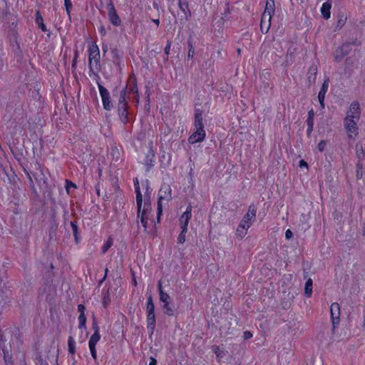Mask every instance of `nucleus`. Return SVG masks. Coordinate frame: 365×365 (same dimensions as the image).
I'll return each mask as SVG.
<instances>
[{
	"label": "nucleus",
	"instance_id": "nucleus-1",
	"mask_svg": "<svg viewBox=\"0 0 365 365\" xmlns=\"http://www.w3.org/2000/svg\"><path fill=\"white\" fill-rule=\"evenodd\" d=\"M133 95V99L135 103V106L139 104L140 95L137 86V78L135 75L131 74L128 76L125 87L120 91L118 101L122 102H128L126 96Z\"/></svg>",
	"mask_w": 365,
	"mask_h": 365
},
{
	"label": "nucleus",
	"instance_id": "nucleus-2",
	"mask_svg": "<svg viewBox=\"0 0 365 365\" xmlns=\"http://www.w3.org/2000/svg\"><path fill=\"white\" fill-rule=\"evenodd\" d=\"M88 67L90 72L98 73L101 70L100 50L96 42H92L88 46Z\"/></svg>",
	"mask_w": 365,
	"mask_h": 365
},
{
	"label": "nucleus",
	"instance_id": "nucleus-3",
	"mask_svg": "<svg viewBox=\"0 0 365 365\" xmlns=\"http://www.w3.org/2000/svg\"><path fill=\"white\" fill-rule=\"evenodd\" d=\"M118 111L120 119L124 124L132 123L134 120L133 115L129 111L128 102L118 101Z\"/></svg>",
	"mask_w": 365,
	"mask_h": 365
},
{
	"label": "nucleus",
	"instance_id": "nucleus-4",
	"mask_svg": "<svg viewBox=\"0 0 365 365\" xmlns=\"http://www.w3.org/2000/svg\"><path fill=\"white\" fill-rule=\"evenodd\" d=\"M160 297V301L163 303L162 308L164 313L168 316L174 315V304L171 297L167 293H162Z\"/></svg>",
	"mask_w": 365,
	"mask_h": 365
},
{
	"label": "nucleus",
	"instance_id": "nucleus-5",
	"mask_svg": "<svg viewBox=\"0 0 365 365\" xmlns=\"http://www.w3.org/2000/svg\"><path fill=\"white\" fill-rule=\"evenodd\" d=\"M137 217L140 219V222L144 227L145 231L152 237L155 235L157 227L153 220H150L147 216H139Z\"/></svg>",
	"mask_w": 365,
	"mask_h": 365
},
{
	"label": "nucleus",
	"instance_id": "nucleus-6",
	"mask_svg": "<svg viewBox=\"0 0 365 365\" xmlns=\"http://www.w3.org/2000/svg\"><path fill=\"white\" fill-rule=\"evenodd\" d=\"M98 87L102 98L104 109L106 110H110L113 108V103L109 91L99 83H98Z\"/></svg>",
	"mask_w": 365,
	"mask_h": 365
},
{
	"label": "nucleus",
	"instance_id": "nucleus-7",
	"mask_svg": "<svg viewBox=\"0 0 365 365\" xmlns=\"http://www.w3.org/2000/svg\"><path fill=\"white\" fill-rule=\"evenodd\" d=\"M257 214V207L254 204H251L248 207V211L240 221V223L250 227L255 221Z\"/></svg>",
	"mask_w": 365,
	"mask_h": 365
},
{
	"label": "nucleus",
	"instance_id": "nucleus-8",
	"mask_svg": "<svg viewBox=\"0 0 365 365\" xmlns=\"http://www.w3.org/2000/svg\"><path fill=\"white\" fill-rule=\"evenodd\" d=\"M108 9V16L110 23L115 26H118L121 24V20L119 16L117 14V11L115 9L114 4L112 0H109L107 4Z\"/></svg>",
	"mask_w": 365,
	"mask_h": 365
},
{
	"label": "nucleus",
	"instance_id": "nucleus-9",
	"mask_svg": "<svg viewBox=\"0 0 365 365\" xmlns=\"http://www.w3.org/2000/svg\"><path fill=\"white\" fill-rule=\"evenodd\" d=\"M330 314L332 321L333 330H334L340 322L341 309L339 303L334 302L331 304Z\"/></svg>",
	"mask_w": 365,
	"mask_h": 365
},
{
	"label": "nucleus",
	"instance_id": "nucleus-10",
	"mask_svg": "<svg viewBox=\"0 0 365 365\" xmlns=\"http://www.w3.org/2000/svg\"><path fill=\"white\" fill-rule=\"evenodd\" d=\"M358 121L359 120H356V119L349 118H345L344 119V125L350 138H351V134L356 135L358 133V127L356 124Z\"/></svg>",
	"mask_w": 365,
	"mask_h": 365
},
{
	"label": "nucleus",
	"instance_id": "nucleus-11",
	"mask_svg": "<svg viewBox=\"0 0 365 365\" xmlns=\"http://www.w3.org/2000/svg\"><path fill=\"white\" fill-rule=\"evenodd\" d=\"M361 110L359 103L357 101H354L349 107V110H348L347 115L346 118L356 119L359 120L360 118Z\"/></svg>",
	"mask_w": 365,
	"mask_h": 365
},
{
	"label": "nucleus",
	"instance_id": "nucleus-12",
	"mask_svg": "<svg viewBox=\"0 0 365 365\" xmlns=\"http://www.w3.org/2000/svg\"><path fill=\"white\" fill-rule=\"evenodd\" d=\"M133 183L135 187V192L136 194V203L138 208V215L140 216V209L143 204V196L140 189L139 181L137 178L133 179Z\"/></svg>",
	"mask_w": 365,
	"mask_h": 365
},
{
	"label": "nucleus",
	"instance_id": "nucleus-13",
	"mask_svg": "<svg viewBox=\"0 0 365 365\" xmlns=\"http://www.w3.org/2000/svg\"><path fill=\"white\" fill-rule=\"evenodd\" d=\"M329 79L327 78L324 80L321 89L318 94V99L320 103V106L322 108H324V98H325V94L327 92L328 87H329Z\"/></svg>",
	"mask_w": 365,
	"mask_h": 365
},
{
	"label": "nucleus",
	"instance_id": "nucleus-14",
	"mask_svg": "<svg viewBox=\"0 0 365 365\" xmlns=\"http://www.w3.org/2000/svg\"><path fill=\"white\" fill-rule=\"evenodd\" d=\"M317 66L315 64H312L309 66L307 71V81L309 86L314 84L317 79Z\"/></svg>",
	"mask_w": 365,
	"mask_h": 365
},
{
	"label": "nucleus",
	"instance_id": "nucleus-15",
	"mask_svg": "<svg viewBox=\"0 0 365 365\" xmlns=\"http://www.w3.org/2000/svg\"><path fill=\"white\" fill-rule=\"evenodd\" d=\"M192 217V206L189 205L185 212L180 216L179 219L180 225H188L189 221Z\"/></svg>",
	"mask_w": 365,
	"mask_h": 365
},
{
	"label": "nucleus",
	"instance_id": "nucleus-16",
	"mask_svg": "<svg viewBox=\"0 0 365 365\" xmlns=\"http://www.w3.org/2000/svg\"><path fill=\"white\" fill-rule=\"evenodd\" d=\"M194 113V127L204 126L202 117L203 111L200 108H195Z\"/></svg>",
	"mask_w": 365,
	"mask_h": 365
},
{
	"label": "nucleus",
	"instance_id": "nucleus-17",
	"mask_svg": "<svg viewBox=\"0 0 365 365\" xmlns=\"http://www.w3.org/2000/svg\"><path fill=\"white\" fill-rule=\"evenodd\" d=\"M206 136V133H200L198 132H194L188 138V142L190 144H195L196 143L202 142Z\"/></svg>",
	"mask_w": 365,
	"mask_h": 365
},
{
	"label": "nucleus",
	"instance_id": "nucleus-18",
	"mask_svg": "<svg viewBox=\"0 0 365 365\" xmlns=\"http://www.w3.org/2000/svg\"><path fill=\"white\" fill-rule=\"evenodd\" d=\"M146 319L147 328L149 331H150L151 334H153L155 328L156 323L155 313H146Z\"/></svg>",
	"mask_w": 365,
	"mask_h": 365
},
{
	"label": "nucleus",
	"instance_id": "nucleus-19",
	"mask_svg": "<svg viewBox=\"0 0 365 365\" xmlns=\"http://www.w3.org/2000/svg\"><path fill=\"white\" fill-rule=\"evenodd\" d=\"M178 5L180 9L184 13L186 19L191 16V11L189 7V2L186 0H179Z\"/></svg>",
	"mask_w": 365,
	"mask_h": 365
},
{
	"label": "nucleus",
	"instance_id": "nucleus-20",
	"mask_svg": "<svg viewBox=\"0 0 365 365\" xmlns=\"http://www.w3.org/2000/svg\"><path fill=\"white\" fill-rule=\"evenodd\" d=\"M110 52L113 63L116 66H120L122 52L117 47L112 48Z\"/></svg>",
	"mask_w": 365,
	"mask_h": 365
},
{
	"label": "nucleus",
	"instance_id": "nucleus-21",
	"mask_svg": "<svg viewBox=\"0 0 365 365\" xmlns=\"http://www.w3.org/2000/svg\"><path fill=\"white\" fill-rule=\"evenodd\" d=\"M155 158V153L153 149H150L145 158V165L147 166L148 170H150L153 167Z\"/></svg>",
	"mask_w": 365,
	"mask_h": 365
},
{
	"label": "nucleus",
	"instance_id": "nucleus-22",
	"mask_svg": "<svg viewBox=\"0 0 365 365\" xmlns=\"http://www.w3.org/2000/svg\"><path fill=\"white\" fill-rule=\"evenodd\" d=\"M272 15L267 13H263L261 18L260 28L262 31L263 27L266 26L267 31L269 29L271 25Z\"/></svg>",
	"mask_w": 365,
	"mask_h": 365
},
{
	"label": "nucleus",
	"instance_id": "nucleus-23",
	"mask_svg": "<svg viewBox=\"0 0 365 365\" xmlns=\"http://www.w3.org/2000/svg\"><path fill=\"white\" fill-rule=\"evenodd\" d=\"M331 8V3L329 1L324 2L322 4L321 8L322 14L325 19H328L330 18L331 12L330 9Z\"/></svg>",
	"mask_w": 365,
	"mask_h": 365
},
{
	"label": "nucleus",
	"instance_id": "nucleus-24",
	"mask_svg": "<svg viewBox=\"0 0 365 365\" xmlns=\"http://www.w3.org/2000/svg\"><path fill=\"white\" fill-rule=\"evenodd\" d=\"M35 16V22L38 25V28L41 29V31L43 32L47 31V28L46 25L43 24V19L40 11H36Z\"/></svg>",
	"mask_w": 365,
	"mask_h": 365
},
{
	"label": "nucleus",
	"instance_id": "nucleus-25",
	"mask_svg": "<svg viewBox=\"0 0 365 365\" xmlns=\"http://www.w3.org/2000/svg\"><path fill=\"white\" fill-rule=\"evenodd\" d=\"M250 227L240 222L237 230H236V236L239 240H242L246 235L247 231Z\"/></svg>",
	"mask_w": 365,
	"mask_h": 365
},
{
	"label": "nucleus",
	"instance_id": "nucleus-26",
	"mask_svg": "<svg viewBox=\"0 0 365 365\" xmlns=\"http://www.w3.org/2000/svg\"><path fill=\"white\" fill-rule=\"evenodd\" d=\"M152 211L151 204L150 200L145 201L143 208L140 209V216H147L148 217Z\"/></svg>",
	"mask_w": 365,
	"mask_h": 365
},
{
	"label": "nucleus",
	"instance_id": "nucleus-27",
	"mask_svg": "<svg viewBox=\"0 0 365 365\" xmlns=\"http://www.w3.org/2000/svg\"><path fill=\"white\" fill-rule=\"evenodd\" d=\"M71 226L73 230V237L75 238L76 243H78L80 241V234L78 232V227L77 225V221L73 220L71 222Z\"/></svg>",
	"mask_w": 365,
	"mask_h": 365
},
{
	"label": "nucleus",
	"instance_id": "nucleus-28",
	"mask_svg": "<svg viewBox=\"0 0 365 365\" xmlns=\"http://www.w3.org/2000/svg\"><path fill=\"white\" fill-rule=\"evenodd\" d=\"M275 11V6L274 0H267L265 9L263 13L272 15Z\"/></svg>",
	"mask_w": 365,
	"mask_h": 365
},
{
	"label": "nucleus",
	"instance_id": "nucleus-29",
	"mask_svg": "<svg viewBox=\"0 0 365 365\" xmlns=\"http://www.w3.org/2000/svg\"><path fill=\"white\" fill-rule=\"evenodd\" d=\"M155 313V304L153 303V297L150 295L148 297L146 303V313Z\"/></svg>",
	"mask_w": 365,
	"mask_h": 365
},
{
	"label": "nucleus",
	"instance_id": "nucleus-30",
	"mask_svg": "<svg viewBox=\"0 0 365 365\" xmlns=\"http://www.w3.org/2000/svg\"><path fill=\"white\" fill-rule=\"evenodd\" d=\"M163 200V197H159L158 199V206H157V221L158 223L160 222V217L163 213V205L162 200Z\"/></svg>",
	"mask_w": 365,
	"mask_h": 365
},
{
	"label": "nucleus",
	"instance_id": "nucleus-31",
	"mask_svg": "<svg viewBox=\"0 0 365 365\" xmlns=\"http://www.w3.org/2000/svg\"><path fill=\"white\" fill-rule=\"evenodd\" d=\"M346 54V52H344L343 47L337 48L336 50L334 56L335 61L337 62H340Z\"/></svg>",
	"mask_w": 365,
	"mask_h": 365
},
{
	"label": "nucleus",
	"instance_id": "nucleus-32",
	"mask_svg": "<svg viewBox=\"0 0 365 365\" xmlns=\"http://www.w3.org/2000/svg\"><path fill=\"white\" fill-rule=\"evenodd\" d=\"M312 284L313 282L312 279H309L305 284L304 293L307 297H311L312 294Z\"/></svg>",
	"mask_w": 365,
	"mask_h": 365
},
{
	"label": "nucleus",
	"instance_id": "nucleus-33",
	"mask_svg": "<svg viewBox=\"0 0 365 365\" xmlns=\"http://www.w3.org/2000/svg\"><path fill=\"white\" fill-rule=\"evenodd\" d=\"M113 240L112 237H109L107 240V241L103 244V245L101 247V252L102 254H105L113 245Z\"/></svg>",
	"mask_w": 365,
	"mask_h": 365
},
{
	"label": "nucleus",
	"instance_id": "nucleus-34",
	"mask_svg": "<svg viewBox=\"0 0 365 365\" xmlns=\"http://www.w3.org/2000/svg\"><path fill=\"white\" fill-rule=\"evenodd\" d=\"M100 339H101L100 332H94L89 339L88 345L96 346Z\"/></svg>",
	"mask_w": 365,
	"mask_h": 365
},
{
	"label": "nucleus",
	"instance_id": "nucleus-35",
	"mask_svg": "<svg viewBox=\"0 0 365 365\" xmlns=\"http://www.w3.org/2000/svg\"><path fill=\"white\" fill-rule=\"evenodd\" d=\"M68 351L71 354H74L76 352L75 341L73 338L70 336L68 339Z\"/></svg>",
	"mask_w": 365,
	"mask_h": 365
},
{
	"label": "nucleus",
	"instance_id": "nucleus-36",
	"mask_svg": "<svg viewBox=\"0 0 365 365\" xmlns=\"http://www.w3.org/2000/svg\"><path fill=\"white\" fill-rule=\"evenodd\" d=\"M78 327L79 329H85L86 324V317L85 314H80L78 317Z\"/></svg>",
	"mask_w": 365,
	"mask_h": 365
},
{
	"label": "nucleus",
	"instance_id": "nucleus-37",
	"mask_svg": "<svg viewBox=\"0 0 365 365\" xmlns=\"http://www.w3.org/2000/svg\"><path fill=\"white\" fill-rule=\"evenodd\" d=\"M64 4L66 9V12L69 18L71 17V11L72 9V3L71 0H64Z\"/></svg>",
	"mask_w": 365,
	"mask_h": 365
},
{
	"label": "nucleus",
	"instance_id": "nucleus-38",
	"mask_svg": "<svg viewBox=\"0 0 365 365\" xmlns=\"http://www.w3.org/2000/svg\"><path fill=\"white\" fill-rule=\"evenodd\" d=\"M110 298L109 292H108V291H107V292L105 294L103 299V307L105 308H106L108 306V304H110Z\"/></svg>",
	"mask_w": 365,
	"mask_h": 365
},
{
	"label": "nucleus",
	"instance_id": "nucleus-39",
	"mask_svg": "<svg viewBox=\"0 0 365 365\" xmlns=\"http://www.w3.org/2000/svg\"><path fill=\"white\" fill-rule=\"evenodd\" d=\"M73 187V188H76V185L72 182L71 180H66V191L68 193H69V191H70V189Z\"/></svg>",
	"mask_w": 365,
	"mask_h": 365
},
{
	"label": "nucleus",
	"instance_id": "nucleus-40",
	"mask_svg": "<svg viewBox=\"0 0 365 365\" xmlns=\"http://www.w3.org/2000/svg\"><path fill=\"white\" fill-rule=\"evenodd\" d=\"M185 235H186V233H182V232H180L179 234V235L178 236V239H177L178 244L182 245L185 242V240H186Z\"/></svg>",
	"mask_w": 365,
	"mask_h": 365
},
{
	"label": "nucleus",
	"instance_id": "nucleus-41",
	"mask_svg": "<svg viewBox=\"0 0 365 365\" xmlns=\"http://www.w3.org/2000/svg\"><path fill=\"white\" fill-rule=\"evenodd\" d=\"M89 349H90L92 357L93 358V359L95 361H96L97 360V352H96V346L89 345Z\"/></svg>",
	"mask_w": 365,
	"mask_h": 365
},
{
	"label": "nucleus",
	"instance_id": "nucleus-42",
	"mask_svg": "<svg viewBox=\"0 0 365 365\" xmlns=\"http://www.w3.org/2000/svg\"><path fill=\"white\" fill-rule=\"evenodd\" d=\"M326 147L327 141L325 140H321L317 145V148L320 152H323L325 150Z\"/></svg>",
	"mask_w": 365,
	"mask_h": 365
},
{
	"label": "nucleus",
	"instance_id": "nucleus-43",
	"mask_svg": "<svg viewBox=\"0 0 365 365\" xmlns=\"http://www.w3.org/2000/svg\"><path fill=\"white\" fill-rule=\"evenodd\" d=\"M188 46H189V51H188V53H187V57H188V58H192L195 54L194 48H193L192 43H189Z\"/></svg>",
	"mask_w": 365,
	"mask_h": 365
},
{
	"label": "nucleus",
	"instance_id": "nucleus-44",
	"mask_svg": "<svg viewBox=\"0 0 365 365\" xmlns=\"http://www.w3.org/2000/svg\"><path fill=\"white\" fill-rule=\"evenodd\" d=\"M212 351L217 355V357H222L220 347L217 345H214L212 346Z\"/></svg>",
	"mask_w": 365,
	"mask_h": 365
},
{
	"label": "nucleus",
	"instance_id": "nucleus-45",
	"mask_svg": "<svg viewBox=\"0 0 365 365\" xmlns=\"http://www.w3.org/2000/svg\"><path fill=\"white\" fill-rule=\"evenodd\" d=\"M170 47H171V41H168L167 45L165 48V54L167 56V57L168 56V55L170 53Z\"/></svg>",
	"mask_w": 365,
	"mask_h": 365
},
{
	"label": "nucleus",
	"instance_id": "nucleus-46",
	"mask_svg": "<svg viewBox=\"0 0 365 365\" xmlns=\"http://www.w3.org/2000/svg\"><path fill=\"white\" fill-rule=\"evenodd\" d=\"M77 58H78V51H76L74 58L72 61V68H76V63H77Z\"/></svg>",
	"mask_w": 365,
	"mask_h": 365
},
{
	"label": "nucleus",
	"instance_id": "nucleus-47",
	"mask_svg": "<svg viewBox=\"0 0 365 365\" xmlns=\"http://www.w3.org/2000/svg\"><path fill=\"white\" fill-rule=\"evenodd\" d=\"M292 237H293L292 232L289 229L287 230L286 232H285V237H286V239L290 240Z\"/></svg>",
	"mask_w": 365,
	"mask_h": 365
},
{
	"label": "nucleus",
	"instance_id": "nucleus-48",
	"mask_svg": "<svg viewBox=\"0 0 365 365\" xmlns=\"http://www.w3.org/2000/svg\"><path fill=\"white\" fill-rule=\"evenodd\" d=\"M86 307L83 304L78 305V312L80 314H85Z\"/></svg>",
	"mask_w": 365,
	"mask_h": 365
},
{
	"label": "nucleus",
	"instance_id": "nucleus-49",
	"mask_svg": "<svg viewBox=\"0 0 365 365\" xmlns=\"http://www.w3.org/2000/svg\"><path fill=\"white\" fill-rule=\"evenodd\" d=\"M92 328L94 330V332H99V327L95 320H93L92 323Z\"/></svg>",
	"mask_w": 365,
	"mask_h": 365
},
{
	"label": "nucleus",
	"instance_id": "nucleus-50",
	"mask_svg": "<svg viewBox=\"0 0 365 365\" xmlns=\"http://www.w3.org/2000/svg\"><path fill=\"white\" fill-rule=\"evenodd\" d=\"M195 129V132H198V133H206L205 132V126H197V127H194Z\"/></svg>",
	"mask_w": 365,
	"mask_h": 365
},
{
	"label": "nucleus",
	"instance_id": "nucleus-51",
	"mask_svg": "<svg viewBox=\"0 0 365 365\" xmlns=\"http://www.w3.org/2000/svg\"><path fill=\"white\" fill-rule=\"evenodd\" d=\"M252 337V334L250 331H245L244 332V339H249Z\"/></svg>",
	"mask_w": 365,
	"mask_h": 365
},
{
	"label": "nucleus",
	"instance_id": "nucleus-52",
	"mask_svg": "<svg viewBox=\"0 0 365 365\" xmlns=\"http://www.w3.org/2000/svg\"><path fill=\"white\" fill-rule=\"evenodd\" d=\"M158 292H159V296H160L162 293H165L163 290V286H162V283H161L160 281H159L158 283Z\"/></svg>",
	"mask_w": 365,
	"mask_h": 365
},
{
	"label": "nucleus",
	"instance_id": "nucleus-53",
	"mask_svg": "<svg viewBox=\"0 0 365 365\" xmlns=\"http://www.w3.org/2000/svg\"><path fill=\"white\" fill-rule=\"evenodd\" d=\"M307 126H312V127H314V118H307Z\"/></svg>",
	"mask_w": 365,
	"mask_h": 365
},
{
	"label": "nucleus",
	"instance_id": "nucleus-54",
	"mask_svg": "<svg viewBox=\"0 0 365 365\" xmlns=\"http://www.w3.org/2000/svg\"><path fill=\"white\" fill-rule=\"evenodd\" d=\"M299 166L300 168H302V167L308 168V164H307V163L305 160H301L299 161Z\"/></svg>",
	"mask_w": 365,
	"mask_h": 365
},
{
	"label": "nucleus",
	"instance_id": "nucleus-55",
	"mask_svg": "<svg viewBox=\"0 0 365 365\" xmlns=\"http://www.w3.org/2000/svg\"><path fill=\"white\" fill-rule=\"evenodd\" d=\"M150 361L149 365H156L157 364V360L154 357L151 356L150 358Z\"/></svg>",
	"mask_w": 365,
	"mask_h": 365
},
{
	"label": "nucleus",
	"instance_id": "nucleus-56",
	"mask_svg": "<svg viewBox=\"0 0 365 365\" xmlns=\"http://www.w3.org/2000/svg\"><path fill=\"white\" fill-rule=\"evenodd\" d=\"M313 129H314V127H312V126H307V136H310L312 132L313 131Z\"/></svg>",
	"mask_w": 365,
	"mask_h": 365
},
{
	"label": "nucleus",
	"instance_id": "nucleus-57",
	"mask_svg": "<svg viewBox=\"0 0 365 365\" xmlns=\"http://www.w3.org/2000/svg\"><path fill=\"white\" fill-rule=\"evenodd\" d=\"M181 228V232L182 233H187V226L188 225H180Z\"/></svg>",
	"mask_w": 365,
	"mask_h": 365
},
{
	"label": "nucleus",
	"instance_id": "nucleus-58",
	"mask_svg": "<svg viewBox=\"0 0 365 365\" xmlns=\"http://www.w3.org/2000/svg\"><path fill=\"white\" fill-rule=\"evenodd\" d=\"M314 111L313 109H311L308 112V118H314Z\"/></svg>",
	"mask_w": 365,
	"mask_h": 365
},
{
	"label": "nucleus",
	"instance_id": "nucleus-59",
	"mask_svg": "<svg viewBox=\"0 0 365 365\" xmlns=\"http://www.w3.org/2000/svg\"><path fill=\"white\" fill-rule=\"evenodd\" d=\"M100 33L104 36L106 34V29H104L103 26H101V28L100 29Z\"/></svg>",
	"mask_w": 365,
	"mask_h": 365
},
{
	"label": "nucleus",
	"instance_id": "nucleus-60",
	"mask_svg": "<svg viewBox=\"0 0 365 365\" xmlns=\"http://www.w3.org/2000/svg\"><path fill=\"white\" fill-rule=\"evenodd\" d=\"M108 51V46L107 45H103V51L104 53H106Z\"/></svg>",
	"mask_w": 365,
	"mask_h": 365
},
{
	"label": "nucleus",
	"instance_id": "nucleus-61",
	"mask_svg": "<svg viewBox=\"0 0 365 365\" xmlns=\"http://www.w3.org/2000/svg\"><path fill=\"white\" fill-rule=\"evenodd\" d=\"M126 100H127V101H128H128H133V102H134V101H133V95H130V98H129V96H126Z\"/></svg>",
	"mask_w": 365,
	"mask_h": 365
},
{
	"label": "nucleus",
	"instance_id": "nucleus-62",
	"mask_svg": "<svg viewBox=\"0 0 365 365\" xmlns=\"http://www.w3.org/2000/svg\"><path fill=\"white\" fill-rule=\"evenodd\" d=\"M153 21L158 26L160 24L159 19H153Z\"/></svg>",
	"mask_w": 365,
	"mask_h": 365
},
{
	"label": "nucleus",
	"instance_id": "nucleus-63",
	"mask_svg": "<svg viewBox=\"0 0 365 365\" xmlns=\"http://www.w3.org/2000/svg\"><path fill=\"white\" fill-rule=\"evenodd\" d=\"M237 55H238V56H240V55H241V49H240V48H238L237 49Z\"/></svg>",
	"mask_w": 365,
	"mask_h": 365
},
{
	"label": "nucleus",
	"instance_id": "nucleus-64",
	"mask_svg": "<svg viewBox=\"0 0 365 365\" xmlns=\"http://www.w3.org/2000/svg\"><path fill=\"white\" fill-rule=\"evenodd\" d=\"M107 273H108V269H106V270H105V276H104L103 280H104L106 279V277L107 276Z\"/></svg>",
	"mask_w": 365,
	"mask_h": 365
}]
</instances>
